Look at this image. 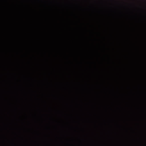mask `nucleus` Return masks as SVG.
Returning <instances> with one entry per match:
<instances>
[{
    "instance_id": "2",
    "label": "nucleus",
    "mask_w": 146,
    "mask_h": 146,
    "mask_svg": "<svg viewBox=\"0 0 146 146\" xmlns=\"http://www.w3.org/2000/svg\"><path fill=\"white\" fill-rule=\"evenodd\" d=\"M25 141H26V142H27V141H26V140H25Z\"/></svg>"
},
{
    "instance_id": "1",
    "label": "nucleus",
    "mask_w": 146,
    "mask_h": 146,
    "mask_svg": "<svg viewBox=\"0 0 146 146\" xmlns=\"http://www.w3.org/2000/svg\"><path fill=\"white\" fill-rule=\"evenodd\" d=\"M25 57H27V55L25 54Z\"/></svg>"
}]
</instances>
